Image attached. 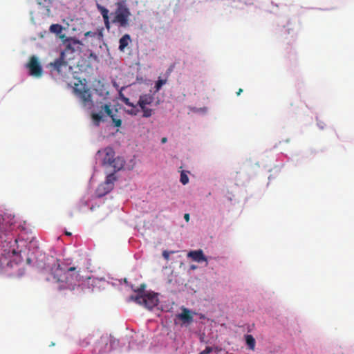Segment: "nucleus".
Instances as JSON below:
<instances>
[{
	"mask_svg": "<svg viewBox=\"0 0 354 354\" xmlns=\"http://www.w3.org/2000/svg\"><path fill=\"white\" fill-rule=\"evenodd\" d=\"M75 271V267H70L68 268L67 271L65 272L61 268L58 261L56 260V262L53 264L51 268L52 280L57 283H64V285H62L63 288L74 289L75 286H79L77 283L80 279L79 272Z\"/></svg>",
	"mask_w": 354,
	"mask_h": 354,
	"instance_id": "obj_1",
	"label": "nucleus"
},
{
	"mask_svg": "<svg viewBox=\"0 0 354 354\" xmlns=\"http://www.w3.org/2000/svg\"><path fill=\"white\" fill-rule=\"evenodd\" d=\"M61 38L63 39V45L64 49L62 50L59 58L56 59L54 62L50 63V71H55L59 75H62L63 69L66 68L68 63L65 61L67 55L75 51L80 50L82 46L80 41L74 38H65V35H62Z\"/></svg>",
	"mask_w": 354,
	"mask_h": 354,
	"instance_id": "obj_2",
	"label": "nucleus"
},
{
	"mask_svg": "<svg viewBox=\"0 0 354 354\" xmlns=\"http://www.w3.org/2000/svg\"><path fill=\"white\" fill-rule=\"evenodd\" d=\"M146 285L142 283L133 291L137 295H131L129 300L135 301L136 304L143 306L147 309H152L158 304V298L157 294L154 292L145 293Z\"/></svg>",
	"mask_w": 354,
	"mask_h": 354,
	"instance_id": "obj_3",
	"label": "nucleus"
},
{
	"mask_svg": "<svg viewBox=\"0 0 354 354\" xmlns=\"http://www.w3.org/2000/svg\"><path fill=\"white\" fill-rule=\"evenodd\" d=\"M97 156L104 167H111L114 171L120 170L124 165V160L120 157H115V151L111 147H106L97 151Z\"/></svg>",
	"mask_w": 354,
	"mask_h": 354,
	"instance_id": "obj_4",
	"label": "nucleus"
},
{
	"mask_svg": "<svg viewBox=\"0 0 354 354\" xmlns=\"http://www.w3.org/2000/svg\"><path fill=\"white\" fill-rule=\"evenodd\" d=\"M126 2V0L116 2V8L114 12L111 13L113 15L112 23L124 28L129 26V17L131 15Z\"/></svg>",
	"mask_w": 354,
	"mask_h": 354,
	"instance_id": "obj_5",
	"label": "nucleus"
},
{
	"mask_svg": "<svg viewBox=\"0 0 354 354\" xmlns=\"http://www.w3.org/2000/svg\"><path fill=\"white\" fill-rule=\"evenodd\" d=\"M155 97L153 94L147 93L140 96L138 105L142 111L143 118H149L154 113V110L148 107L154 102Z\"/></svg>",
	"mask_w": 354,
	"mask_h": 354,
	"instance_id": "obj_6",
	"label": "nucleus"
},
{
	"mask_svg": "<svg viewBox=\"0 0 354 354\" xmlns=\"http://www.w3.org/2000/svg\"><path fill=\"white\" fill-rule=\"evenodd\" d=\"M115 180L116 177L113 173L109 174L106 178V180L97 187L96 190L97 196L102 197L109 193L113 189Z\"/></svg>",
	"mask_w": 354,
	"mask_h": 354,
	"instance_id": "obj_7",
	"label": "nucleus"
},
{
	"mask_svg": "<svg viewBox=\"0 0 354 354\" xmlns=\"http://www.w3.org/2000/svg\"><path fill=\"white\" fill-rule=\"evenodd\" d=\"M26 67L28 69L30 75L37 78L41 77L43 73L42 66L36 56L32 55L29 58Z\"/></svg>",
	"mask_w": 354,
	"mask_h": 354,
	"instance_id": "obj_8",
	"label": "nucleus"
},
{
	"mask_svg": "<svg viewBox=\"0 0 354 354\" xmlns=\"http://www.w3.org/2000/svg\"><path fill=\"white\" fill-rule=\"evenodd\" d=\"M112 109L111 104H102L97 113H93L91 117L97 125L102 121H105V118L112 117Z\"/></svg>",
	"mask_w": 354,
	"mask_h": 354,
	"instance_id": "obj_9",
	"label": "nucleus"
},
{
	"mask_svg": "<svg viewBox=\"0 0 354 354\" xmlns=\"http://www.w3.org/2000/svg\"><path fill=\"white\" fill-rule=\"evenodd\" d=\"M74 91L84 105L87 103L92 102L91 94L88 88L85 86H83L82 89L75 88Z\"/></svg>",
	"mask_w": 354,
	"mask_h": 354,
	"instance_id": "obj_10",
	"label": "nucleus"
},
{
	"mask_svg": "<svg viewBox=\"0 0 354 354\" xmlns=\"http://www.w3.org/2000/svg\"><path fill=\"white\" fill-rule=\"evenodd\" d=\"M39 8L41 9V14L49 16L50 14V8L52 7L53 2L55 0H36Z\"/></svg>",
	"mask_w": 354,
	"mask_h": 354,
	"instance_id": "obj_11",
	"label": "nucleus"
},
{
	"mask_svg": "<svg viewBox=\"0 0 354 354\" xmlns=\"http://www.w3.org/2000/svg\"><path fill=\"white\" fill-rule=\"evenodd\" d=\"M187 257L191 258L193 261L200 263L205 261L207 263V257L204 255L202 250H192L187 254Z\"/></svg>",
	"mask_w": 354,
	"mask_h": 354,
	"instance_id": "obj_12",
	"label": "nucleus"
},
{
	"mask_svg": "<svg viewBox=\"0 0 354 354\" xmlns=\"http://www.w3.org/2000/svg\"><path fill=\"white\" fill-rule=\"evenodd\" d=\"M177 318L182 321L183 324H191L193 322V316L189 309L182 308V313L177 315Z\"/></svg>",
	"mask_w": 354,
	"mask_h": 354,
	"instance_id": "obj_13",
	"label": "nucleus"
},
{
	"mask_svg": "<svg viewBox=\"0 0 354 354\" xmlns=\"http://www.w3.org/2000/svg\"><path fill=\"white\" fill-rule=\"evenodd\" d=\"M131 42V38L129 34L124 35L119 40V50L124 52L125 48Z\"/></svg>",
	"mask_w": 354,
	"mask_h": 354,
	"instance_id": "obj_14",
	"label": "nucleus"
},
{
	"mask_svg": "<svg viewBox=\"0 0 354 354\" xmlns=\"http://www.w3.org/2000/svg\"><path fill=\"white\" fill-rule=\"evenodd\" d=\"M245 339L249 348L251 349L252 351H254L255 348L256 341L253 336L252 335H246L245 336Z\"/></svg>",
	"mask_w": 354,
	"mask_h": 354,
	"instance_id": "obj_15",
	"label": "nucleus"
},
{
	"mask_svg": "<svg viewBox=\"0 0 354 354\" xmlns=\"http://www.w3.org/2000/svg\"><path fill=\"white\" fill-rule=\"evenodd\" d=\"M96 7H97V10L101 13L103 19L109 18V11L107 8L102 6L100 3H97Z\"/></svg>",
	"mask_w": 354,
	"mask_h": 354,
	"instance_id": "obj_16",
	"label": "nucleus"
},
{
	"mask_svg": "<svg viewBox=\"0 0 354 354\" xmlns=\"http://www.w3.org/2000/svg\"><path fill=\"white\" fill-rule=\"evenodd\" d=\"M138 106V104H133L131 106H129L130 107L129 109L126 110L127 113H128L129 115H133V116L137 115L141 110Z\"/></svg>",
	"mask_w": 354,
	"mask_h": 354,
	"instance_id": "obj_17",
	"label": "nucleus"
},
{
	"mask_svg": "<svg viewBox=\"0 0 354 354\" xmlns=\"http://www.w3.org/2000/svg\"><path fill=\"white\" fill-rule=\"evenodd\" d=\"M85 37H97L98 39H101L103 37L102 29L100 30L98 32L93 31H87L84 33Z\"/></svg>",
	"mask_w": 354,
	"mask_h": 354,
	"instance_id": "obj_18",
	"label": "nucleus"
},
{
	"mask_svg": "<svg viewBox=\"0 0 354 354\" xmlns=\"http://www.w3.org/2000/svg\"><path fill=\"white\" fill-rule=\"evenodd\" d=\"M49 30H50V31L51 32L55 33V34L58 35V34H60L62 32L63 28L59 24H52L50 26Z\"/></svg>",
	"mask_w": 354,
	"mask_h": 354,
	"instance_id": "obj_19",
	"label": "nucleus"
},
{
	"mask_svg": "<svg viewBox=\"0 0 354 354\" xmlns=\"http://www.w3.org/2000/svg\"><path fill=\"white\" fill-rule=\"evenodd\" d=\"M167 82V80H162V79H160L159 78L158 80V81L156 82V84H155V89H156V91H160V89L161 88V87L165 84Z\"/></svg>",
	"mask_w": 354,
	"mask_h": 354,
	"instance_id": "obj_20",
	"label": "nucleus"
},
{
	"mask_svg": "<svg viewBox=\"0 0 354 354\" xmlns=\"http://www.w3.org/2000/svg\"><path fill=\"white\" fill-rule=\"evenodd\" d=\"M115 127H120L122 124V120L120 118H116L115 114L112 112V117H110Z\"/></svg>",
	"mask_w": 354,
	"mask_h": 354,
	"instance_id": "obj_21",
	"label": "nucleus"
},
{
	"mask_svg": "<svg viewBox=\"0 0 354 354\" xmlns=\"http://www.w3.org/2000/svg\"><path fill=\"white\" fill-rule=\"evenodd\" d=\"M180 181L183 185H186L189 182V178L184 171L180 174Z\"/></svg>",
	"mask_w": 354,
	"mask_h": 354,
	"instance_id": "obj_22",
	"label": "nucleus"
},
{
	"mask_svg": "<svg viewBox=\"0 0 354 354\" xmlns=\"http://www.w3.org/2000/svg\"><path fill=\"white\" fill-rule=\"evenodd\" d=\"M122 101L128 106H130L133 104L130 102V100L128 97H123L122 98Z\"/></svg>",
	"mask_w": 354,
	"mask_h": 354,
	"instance_id": "obj_23",
	"label": "nucleus"
},
{
	"mask_svg": "<svg viewBox=\"0 0 354 354\" xmlns=\"http://www.w3.org/2000/svg\"><path fill=\"white\" fill-rule=\"evenodd\" d=\"M213 349L212 347L207 346L205 348L204 351H203L201 354H209L211 352H212Z\"/></svg>",
	"mask_w": 354,
	"mask_h": 354,
	"instance_id": "obj_24",
	"label": "nucleus"
},
{
	"mask_svg": "<svg viewBox=\"0 0 354 354\" xmlns=\"http://www.w3.org/2000/svg\"><path fill=\"white\" fill-rule=\"evenodd\" d=\"M171 253H174V252H171ZM169 254H170V252H169L168 251H166V250L163 251V252H162V257L166 260H169Z\"/></svg>",
	"mask_w": 354,
	"mask_h": 354,
	"instance_id": "obj_25",
	"label": "nucleus"
},
{
	"mask_svg": "<svg viewBox=\"0 0 354 354\" xmlns=\"http://www.w3.org/2000/svg\"><path fill=\"white\" fill-rule=\"evenodd\" d=\"M104 20V25H105V27L106 29L109 30L110 29V21H109V18L108 19H103Z\"/></svg>",
	"mask_w": 354,
	"mask_h": 354,
	"instance_id": "obj_26",
	"label": "nucleus"
},
{
	"mask_svg": "<svg viewBox=\"0 0 354 354\" xmlns=\"http://www.w3.org/2000/svg\"><path fill=\"white\" fill-rule=\"evenodd\" d=\"M184 218L185 219L186 221H189V214H185L184 215Z\"/></svg>",
	"mask_w": 354,
	"mask_h": 354,
	"instance_id": "obj_27",
	"label": "nucleus"
},
{
	"mask_svg": "<svg viewBox=\"0 0 354 354\" xmlns=\"http://www.w3.org/2000/svg\"><path fill=\"white\" fill-rule=\"evenodd\" d=\"M242 92H243V89L242 88H239V91L236 93L237 95H239Z\"/></svg>",
	"mask_w": 354,
	"mask_h": 354,
	"instance_id": "obj_28",
	"label": "nucleus"
},
{
	"mask_svg": "<svg viewBox=\"0 0 354 354\" xmlns=\"http://www.w3.org/2000/svg\"><path fill=\"white\" fill-rule=\"evenodd\" d=\"M161 142H162V143L166 142H167V138H162Z\"/></svg>",
	"mask_w": 354,
	"mask_h": 354,
	"instance_id": "obj_29",
	"label": "nucleus"
},
{
	"mask_svg": "<svg viewBox=\"0 0 354 354\" xmlns=\"http://www.w3.org/2000/svg\"><path fill=\"white\" fill-rule=\"evenodd\" d=\"M66 234L70 236L71 234L70 232H66Z\"/></svg>",
	"mask_w": 354,
	"mask_h": 354,
	"instance_id": "obj_30",
	"label": "nucleus"
},
{
	"mask_svg": "<svg viewBox=\"0 0 354 354\" xmlns=\"http://www.w3.org/2000/svg\"><path fill=\"white\" fill-rule=\"evenodd\" d=\"M3 228L0 225V231H2Z\"/></svg>",
	"mask_w": 354,
	"mask_h": 354,
	"instance_id": "obj_31",
	"label": "nucleus"
}]
</instances>
